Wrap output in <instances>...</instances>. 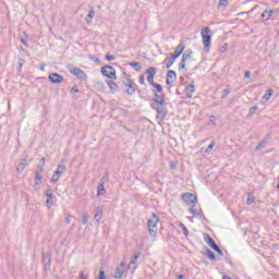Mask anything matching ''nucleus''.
I'll list each match as a JSON object with an SVG mask.
<instances>
[{"label": "nucleus", "instance_id": "nucleus-54", "mask_svg": "<svg viewBox=\"0 0 279 279\" xmlns=\"http://www.w3.org/2000/svg\"><path fill=\"white\" fill-rule=\"evenodd\" d=\"M36 173H45V168L40 167Z\"/></svg>", "mask_w": 279, "mask_h": 279}, {"label": "nucleus", "instance_id": "nucleus-42", "mask_svg": "<svg viewBox=\"0 0 279 279\" xmlns=\"http://www.w3.org/2000/svg\"><path fill=\"white\" fill-rule=\"evenodd\" d=\"M117 58L114 57V56H112V54H107L106 56V60L108 61V62H112V60H116Z\"/></svg>", "mask_w": 279, "mask_h": 279}, {"label": "nucleus", "instance_id": "nucleus-20", "mask_svg": "<svg viewBox=\"0 0 279 279\" xmlns=\"http://www.w3.org/2000/svg\"><path fill=\"white\" fill-rule=\"evenodd\" d=\"M175 57L171 56L170 58H166L163 61V64H166V69H169L170 66H173V62H175Z\"/></svg>", "mask_w": 279, "mask_h": 279}, {"label": "nucleus", "instance_id": "nucleus-45", "mask_svg": "<svg viewBox=\"0 0 279 279\" xmlns=\"http://www.w3.org/2000/svg\"><path fill=\"white\" fill-rule=\"evenodd\" d=\"M21 43L23 45H27V35L26 34H24V36L21 37Z\"/></svg>", "mask_w": 279, "mask_h": 279}, {"label": "nucleus", "instance_id": "nucleus-34", "mask_svg": "<svg viewBox=\"0 0 279 279\" xmlns=\"http://www.w3.org/2000/svg\"><path fill=\"white\" fill-rule=\"evenodd\" d=\"M107 84H108V86H109V88H110L111 90H117V88H119V86L117 85V83H114L113 81H109V82H107Z\"/></svg>", "mask_w": 279, "mask_h": 279}, {"label": "nucleus", "instance_id": "nucleus-8", "mask_svg": "<svg viewBox=\"0 0 279 279\" xmlns=\"http://www.w3.org/2000/svg\"><path fill=\"white\" fill-rule=\"evenodd\" d=\"M184 202L187 203V206H197V197L192 193H185L182 195Z\"/></svg>", "mask_w": 279, "mask_h": 279}, {"label": "nucleus", "instance_id": "nucleus-25", "mask_svg": "<svg viewBox=\"0 0 279 279\" xmlns=\"http://www.w3.org/2000/svg\"><path fill=\"white\" fill-rule=\"evenodd\" d=\"M272 95H274V90L272 89H267L266 93L263 96V99H265V101H269V99H271Z\"/></svg>", "mask_w": 279, "mask_h": 279}, {"label": "nucleus", "instance_id": "nucleus-26", "mask_svg": "<svg viewBox=\"0 0 279 279\" xmlns=\"http://www.w3.org/2000/svg\"><path fill=\"white\" fill-rule=\"evenodd\" d=\"M93 19H95V10H90L86 17V23H93Z\"/></svg>", "mask_w": 279, "mask_h": 279}, {"label": "nucleus", "instance_id": "nucleus-37", "mask_svg": "<svg viewBox=\"0 0 279 279\" xmlns=\"http://www.w3.org/2000/svg\"><path fill=\"white\" fill-rule=\"evenodd\" d=\"M220 53H226V51H228V44H223L220 48H219Z\"/></svg>", "mask_w": 279, "mask_h": 279}, {"label": "nucleus", "instance_id": "nucleus-6", "mask_svg": "<svg viewBox=\"0 0 279 279\" xmlns=\"http://www.w3.org/2000/svg\"><path fill=\"white\" fill-rule=\"evenodd\" d=\"M154 109L157 112V119L159 121H162L163 119H166L167 117V102H163L162 105H157L156 107H154Z\"/></svg>", "mask_w": 279, "mask_h": 279}, {"label": "nucleus", "instance_id": "nucleus-14", "mask_svg": "<svg viewBox=\"0 0 279 279\" xmlns=\"http://www.w3.org/2000/svg\"><path fill=\"white\" fill-rule=\"evenodd\" d=\"M43 265L44 269H49V267H51V254L45 253L43 255Z\"/></svg>", "mask_w": 279, "mask_h": 279}, {"label": "nucleus", "instance_id": "nucleus-62", "mask_svg": "<svg viewBox=\"0 0 279 279\" xmlns=\"http://www.w3.org/2000/svg\"><path fill=\"white\" fill-rule=\"evenodd\" d=\"M136 270V266L133 267V270L132 271H135Z\"/></svg>", "mask_w": 279, "mask_h": 279}, {"label": "nucleus", "instance_id": "nucleus-63", "mask_svg": "<svg viewBox=\"0 0 279 279\" xmlns=\"http://www.w3.org/2000/svg\"><path fill=\"white\" fill-rule=\"evenodd\" d=\"M211 119H215V116H211Z\"/></svg>", "mask_w": 279, "mask_h": 279}, {"label": "nucleus", "instance_id": "nucleus-43", "mask_svg": "<svg viewBox=\"0 0 279 279\" xmlns=\"http://www.w3.org/2000/svg\"><path fill=\"white\" fill-rule=\"evenodd\" d=\"M72 95L74 93H80V88L77 87V85H74L72 88H71V92H70Z\"/></svg>", "mask_w": 279, "mask_h": 279}, {"label": "nucleus", "instance_id": "nucleus-13", "mask_svg": "<svg viewBox=\"0 0 279 279\" xmlns=\"http://www.w3.org/2000/svg\"><path fill=\"white\" fill-rule=\"evenodd\" d=\"M123 276H125V264L121 263L117 268H116V279H123Z\"/></svg>", "mask_w": 279, "mask_h": 279}, {"label": "nucleus", "instance_id": "nucleus-2", "mask_svg": "<svg viewBox=\"0 0 279 279\" xmlns=\"http://www.w3.org/2000/svg\"><path fill=\"white\" fill-rule=\"evenodd\" d=\"M158 221H160V218L156 214H153L150 219L147 221L148 232L150 236L156 238V235L158 234Z\"/></svg>", "mask_w": 279, "mask_h": 279}, {"label": "nucleus", "instance_id": "nucleus-55", "mask_svg": "<svg viewBox=\"0 0 279 279\" xmlns=\"http://www.w3.org/2000/svg\"><path fill=\"white\" fill-rule=\"evenodd\" d=\"M40 183H41L40 181H36V182H35V185H34V189H38V186L40 185Z\"/></svg>", "mask_w": 279, "mask_h": 279}, {"label": "nucleus", "instance_id": "nucleus-9", "mask_svg": "<svg viewBox=\"0 0 279 279\" xmlns=\"http://www.w3.org/2000/svg\"><path fill=\"white\" fill-rule=\"evenodd\" d=\"M124 86L126 88V95H134V93H136V88L134 87L136 86V84L131 78H126V81L124 82Z\"/></svg>", "mask_w": 279, "mask_h": 279}, {"label": "nucleus", "instance_id": "nucleus-22", "mask_svg": "<svg viewBox=\"0 0 279 279\" xmlns=\"http://www.w3.org/2000/svg\"><path fill=\"white\" fill-rule=\"evenodd\" d=\"M46 197H47L46 199L47 204H53V192L51 191V189H48L46 191Z\"/></svg>", "mask_w": 279, "mask_h": 279}, {"label": "nucleus", "instance_id": "nucleus-1", "mask_svg": "<svg viewBox=\"0 0 279 279\" xmlns=\"http://www.w3.org/2000/svg\"><path fill=\"white\" fill-rule=\"evenodd\" d=\"M202 40H203V47L206 53L210 51L211 43H213V31L210 28L205 27L201 32Z\"/></svg>", "mask_w": 279, "mask_h": 279}, {"label": "nucleus", "instance_id": "nucleus-27", "mask_svg": "<svg viewBox=\"0 0 279 279\" xmlns=\"http://www.w3.org/2000/svg\"><path fill=\"white\" fill-rule=\"evenodd\" d=\"M130 66H132V69H134V71H137V73L141 72V70H142L141 63H138V62L130 63Z\"/></svg>", "mask_w": 279, "mask_h": 279}, {"label": "nucleus", "instance_id": "nucleus-61", "mask_svg": "<svg viewBox=\"0 0 279 279\" xmlns=\"http://www.w3.org/2000/svg\"><path fill=\"white\" fill-rule=\"evenodd\" d=\"M41 162H43V165H45V158H41Z\"/></svg>", "mask_w": 279, "mask_h": 279}, {"label": "nucleus", "instance_id": "nucleus-33", "mask_svg": "<svg viewBox=\"0 0 279 279\" xmlns=\"http://www.w3.org/2000/svg\"><path fill=\"white\" fill-rule=\"evenodd\" d=\"M146 73H147L149 76L156 77V68H148V69L146 70Z\"/></svg>", "mask_w": 279, "mask_h": 279}, {"label": "nucleus", "instance_id": "nucleus-47", "mask_svg": "<svg viewBox=\"0 0 279 279\" xmlns=\"http://www.w3.org/2000/svg\"><path fill=\"white\" fill-rule=\"evenodd\" d=\"M98 278L99 279H106V272L104 270H100L99 275H98Z\"/></svg>", "mask_w": 279, "mask_h": 279}, {"label": "nucleus", "instance_id": "nucleus-29", "mask_svg": "<svg viewBox=\"0 0 279 279\" xmlns=\"http://www.w3.org/2000/svg\"><path fill=\"white\" fill-rule=\"evenodd\" d=\"M267 146V140H263L257 146H256V150L260 151V149H263L264 147Z\"/></svg>", "mask_w": 279, "mask_h": 279}, {"label": "nucleus", "instance_id": "nucleus-19", "mask_svg": "<svg viewBox=\"0 0 279 279\" xmlns=\"http://www.w3.org/2000/svg\"><path fill=\"white\" fill-rule=\"evenodd\" d=\"M274 15V10H266L262 13V19H264V21H269L271 19V16Z\"/></svg>", "mask_w": 279, "mask_h": 279}, {"label": "nucleus", "instance_id": "nucleus-44", "mask_svg": "<svg viewBox=\"0 0 279 279\" xmlns=\"http://www.w3.org/2000/svg\"><path fill=\"white\" fill-rule=\"evenodd\" d=\"M230 95V89H225L221 99H226Z\"/></svg>", "mask_w": 279, "mask_h": 279}, {"label": "nucleus", "instance_id": "nucleus-21", "mask_svg": "<svg viewBox=\"0 0 279 279\" xmlns=\"http://www.w3.org/2000/svg\"><path fill=\"white\" fill-rule=\"evenodd\" d=\"M155 104H157V106H162V104H166L165 96H162V94H155Z\"/></svg>", "mask_w": 279, "mask_h": 279}, {"label": "nucleus", "instance_id": "nucleus-7", "mask_svg": "<svg viewBox=\"0 0 279 279\" xmlns=\"http://www.w3.org/2000/svg\"><path fill=\"white\" fill-rule=\"evenodd\" d=\"M207 245L209 247H211V250H214L215 252H217L219 254V256H223V251H221V248H219V246L217 245V243H215V240H213V238H210V235L206 234V239H205Z\"/></svg>", "mask_w": 279, "mask_h": 279}, {"label": "nucleus", "instance_id": "nucleus-23", "mask_svg": "<svg viewBox=\"0 0 279 279\" xmlns=\"http://www.w3.org/2000/svg\"><path fill=\"white\" fill-rule=\"evenodd\" d=\"M206 256L209 258V260H221L220 257L215 256V253H213L210 248L206 251Z\"/></svg>", "mask_w": 279, "mask_h": 279}, {"label": "nucleus", "instance_id": "nucleus-15", "mask_svg": "<svg viewBox=\"0 0 279 279\" xmlns=\"http://www.w3.org/2000/svg\"><path fill=\"white\" fill-rule=\"evenodd\" d=\"M184 49H186V46L181 43L174 50L173 52V57L178 60V58H180V56H182V53L184 52Z\"/></svg>", "mask_w": 279, "mask_h": 279}, {"label": "nucleus", "instance_id": "nucleus-3", "mask_svg": "<svg viewBox=\"0 0 279 279\" xmlns=\"http://www.w3.org/2000/svg\"><path fill=\"white\" fill-rule=\"evenodd\" d=\"M69 71L71 75H74V77H77V80H81L82 82H88V75H86V72L84 70L70 65Z\"/></svg>", "mask_w": 279, "mask_h": 279}, {"label": "nucleus", "instance_id": "nucleus-49", "mask_svg": "<svg viewBox=\"0 0 279 279\" xmlns=\"http://www.w3.org/2000/svg\"><path fill=\"white\" fill-rule=\"evenodd\" d=\"M251 76H252V72L245 71L244 77L247 80V78H250Z\"/></svg>", "mask_w": 279, "mask_h": 279}, {"label": "nucleus", "instance_id": "nucleus-53", "mask_svg": "<svg viewBox=\"0 0 279 279\" xmlns=\"http://www.w3.org/2000/svg\"><path fill=\"white\" fill-rule=\"evenodd\" d=\"M208 125H217V122L213 119L209 120Z\"/></svg>", "mask_w": 279, "mask_h": 279}, {"label": "nucleus", "instance_id": "nucleus-60", "mask_svg": "<svg viewBox=\"0 0 279 279\" xmlns=\"http://www.w3.org/2000/svg\"><path fill=\"white\" fill-rule=\"evenodd\" d=\"M222 279H230V277H228V276H223V277H222Z\"/></svg>", "mask_w": 279, "mask_h": 279}, {"label": "nucleus", "instance_id": "nucleus-36", "mask_svg": "<svg viewBox=\"0 0 279 279\" xmlns=\"http://www.w3.org/2000/svg\"><path fill=\"white\" fill-rule=\"evenodd\" d=\"M180 228L182 229L184 236H189V229L186 228V226L181 222Z\"/></svg>", "mask_w": 279, "mask_h": 279}, {"label": "nucleus", "instance_id": "nucleus-12", "mask_svg": "<svg viewBox=\"0 0 279 279\" xmlns=\"http://www.w3.org/2000/svg\"><path fill=\"white\" fill-rule=\"evenodd\" d=\"M48 80H50V82L52 84H62V82H64V76L58 74V73H51L48 76Z\"/></svg>", "mask_w": 279, "mask_h": 279}, {"label": "nucleus", "instance_id": "nucleus-48", "mask_svg": "<svg viewBox=\"0 0 279 279\" xmlns=\"http://www.w3.org/2000/svg\"><path fill=\"white\" fill-rule=\"evenodd\" d=\"M80 278L81 279H88V275H85L84 271L80 272Z\"/></svg>", "mask_w": 279, "mask_h": 279}, {"label": "nucleus", "instance_id": "nucleus-40", "mask_svg": "<svg viewBox=\"0 0 279 279\" xmlns=\"http://www.w3.org/2000/svg\"><path fill=\"white\" fill-rule=\"evenodd\" d=\"M154 77L155 76H147V82H148V84H150V86H154L156 83L154 82Z\"/></svg>", "mask_w": 279, "mask_h": 279}, {"label": "nucleus", "instance_id": "nucleus-51", "mask_svg": "<svg viewBox=\"0 0 279 279\" xmlns=\"http://www.w3.org/2000/svg\"><path fill=\"white\" fill-rule=\"evenodd\" d=\"M23 64H25V61L23 59L19 60V66L20 69H23Z\"/></svg>", "mask_w": 279, "mask_h": 279}, {"label": "nucleus", "instance_id": "nucleus-56", "mask_svg": "<svg viewBox=\"0 0 279 279\" xmlns=\"http://www.w3.org/2000/svg\"><path fill=\"white\" fill-rule=\"evenodd\" d=\"M171 169H178V165H175V163H171Z\"/></svg>", "mask_w": 279, "mask_h": 279}, {"label": "nucleus", "instance_id": "nucleus-4", "mask_svg": "<svg viewBox=\"0 0 279 279\" xmlns=\"http://www.w3.org/2000/svg\"><path fill=\"white\" fill-rule=\"evenodd\" d=\"M101 73L109 80H117V71L111 65H105L101 68Z\"/></svg>", "mask_w": 279, "mask_h": 279}, {"label": "nucleus", "instance_id": "nucleus-52", "mask_svg": "<svg viewBox=\"0 0 279 279\" xmlns=\"http://www.w3.org/2000/svg\"><path fill=\"white\" fill-rule=\"evenodd\" d=\"M140 84L143 85L145 84V76H141L140 80H138Z\"/></svg>", "mask_w": 279, "mask_h": 279}, {"label": "nucleus", "instance_id": "nucleus-64", "mask_svg": "<svg viewBox=\"0 0 279 279\" xmlns=\"http://www.w3.org/2000/svg\"><path fill=\"white\" fill-rule=\"evenodd\" d=\"M277 189H279V184L277 185Z\"/></svg>", "mask_w": 279, "mask_h": 279}, {"label": "nucleus", "instance_id": "nucleus-11", "mask_svg": "<svg viewBox=\"0 0 279 279\" xmlns=\"http://www.w3.org/2000/svg\"><path fill=\"white\" fill-rule=\"evenodd\" d=\"M106 182H108V175H105L100 179V183L97 186L98 195L106 194Z\"/></svg>", "mask_w": 279, "mask_h": 279}, {"label": "nucleus", "instance_id": "nucleus-24", "mask_svg": "<svg viewBox=\"0 0 279 279\" xmlns=\"http://www.w3.org/2000/svg\"><path fill=\"white\" fill-rule=\"evenodd\" d=\"M191 56H193V50H185L181 60H183V62H186V60H191Z\"/></svg>", "mask_w": 279, "mask_h": 279}, {"label": "nucleus", "instance_id": "nucleus-38", "mask_svg": "<svg viewBox=\"0 0 279 279\" xmlns=\"http://www.w3.org/2000/svg\"><path fill=\"white\" fill-rule=\"evenodd\" d=\"M154 88H156L157 93H162V85L155 83Z\"/></svg>", "mask_w": 279, "mask_h": 279}, {"label": "nucleus", "instance_id": "nucleus-28", "mask_svg": "<svg viewBox=\"0 0 279 279\" xmlns=\"http://www.w3.org/2000/svg\"><path fill=\"white\" fill-rule=\"evenodd\" d=\"M256 110H258V106L251 107L247 117L248 118L254 117V114H256Z\"/></svg>", "mask_w": 279, "mask_h": 279}, {"label": "nucleus", "instance_id": "nucleus-10", "mask_svg": "<svg viewBox=\"0 0 279 279\" xmlns=\"http://www.w3.org/2000/svg\"><path fill=\"white\" fill-rule=\"evenodd\" d=\"M175 80H178V75L175 74V71L170 70L167 73V77H166V84L168 86H173V84H175Z\"/></svg>", "mask_w": 279, "mask_h": 279}, {"label": "nucleus", "instance_id": "nucleus-58", "mask_svg": "<svg viewBox=\"0 0 279 279\" xmlns=\"http://www.w3.org/2000/svg\"><path fill=\"white\" fill-rule=\"evenodd\" d=\"M177 278L178 279H184V275H179Z\"/></svg>", "mask_w": 279, "mask_h": 279}, {"label": "nucleus", "instance_id": "nucleus-5", "mask_svg": "<svg viewBox=\"0 0 279 279\" xmlns=\"http://www.w3.org/2000/svg\"><path fill=\"white\" fill-rule=\"evenodd\" d=\"M64 171H66V166L64 165H59L57 167V170L54 171V173L52 174V178L50 180V182H52L53 184H56L60 178H62V174L64 173Z\"/></svg>", "mask_w": 279, "mask_h": 279}, {"label": "nucleus", "instance_id": "nucleus-32", "mask_svg": "<svg viewBox=\"0 0 279 279\" xmlns=\"http://www.w3.org/2000/svg\"><path fill=\"white\" fill-rule=\"evenodd\" d=\"M138 263V254L134 256V258L129 263L128 269H132V265H136Z\"/></svg>", "mask_w": 279, "mask_h": 279}, {"label": "nucleus", "instance_id": "nucleus-31", "mask_svg": "<svg viewBox=\"0 0 279 279\" xmlns=\"http://www.w3.org/2000/svg\"><path fill=\"white\" fill-rule=\"evenodd\" d=\"M71 219H74V216L72 214H65V219H64V223L66 226H69V223H71Z\"/></svg>", "mask_w": 279, "mask_h": 279}, {"label": "nucleus", "instance_id": "nucleus-30", "mask_svg": "<svg viewBox=\"0 0 279 279\" xmlns=\"http://www.w3.org/2000/svg\"><path fill=\"white\" fill-rule=\"evenodd\" d=\"M246 204H247L248 206H252V204H254V194L248 193L247 199H246Z\"/></svg>", "mask_w": 279, "mask_h": 279}, {"label": "nucleus", "instance_id": "nucleus-59", "mask_svg": "<svg viewBox=\"0 0 279 279\" xmlns=\"http://www.w3.org/2000/svg\"><path fill=\"white\" fill-rule=\"evenodd\" d=\"M190 213H192V215H195V210L194 209H190Z\"/></svg>", "mask_w": 279, "mask_h": 279}, {"label": "nucleus", "instance_id": "nucleus-35", "mask_svg": "<svg viewBox=\"0 0 279 279\" xmlns=\"http://www.w3.org/2000/svg\"><path fill=\"white\" fill-rule=\"evenodd\" d=\"M215 145H216V143H215V141H213L210 143V145L205 149V154H210V151H213V149H215Z\"/></svg>", "mask_w": 279, "mask_h": 279}, {"label": "nucleus", "instance_id": "nucleus-50", "mask_svg": "<svg viewBox=\"0 0 279 279\" xmlns=\"http://www.w3.org/2000/svg\"><path fill=\"white\" fill-rule=\"evenodd\" d=\"M219 5H228V0H219Z\"/></svg>", "mask_w": 279, "mask_h": 279}, {"label": "nucleus", "instance_id": "nucleus-46", "mask_svg": "<svg viewBox=\"0 0 279 279\" xmlns=\"http://www.w3.org/2000/svg\"><path fill=\"white\" fill-rule=\"evenodd\" d=\"M179 69H186V61H183V59H181V63L179 65Z\"/></svg>", "mask_w": 279, "mask_h": 279}, {"label": "nucleus", "instance_id": "nucleus-39", "mask_svg": "<svg viewBox=\"0 0 279 279\" xmlns=\"http://www.w3.org/2000/svg\"><path fill=\"white\" fill-rule=\"evenodd\" d=\"M35 180L38 182H43V174H40V172H35Z\"/></svg>", "mask_w": 279, "mask_h": 279}, {"label": "nucleus", "instance_id": "nucleus-57", "mask_svg": "<svg viewBox=\"0 0 279 279\" xmlns=\"http://www.w3.org/2000/svg\"><path fill=\"white\" fill-rule=\"evenodd\" d=\"M45 64H41L40 68H39V71H45Z\"/></svg>", "mask_w": 279, "mask_h": 279}, {"label": "nucleus", "instance_id": "nucleus-16", "mask_svg": "<svg viewBox=\"0 0 279 279\" xmlns=\"http://www.w3.org/2000/svg\"><path fill=\"white\" fill-rule=\"evenodd\" d=\"M102 217H104V207H101V206L96 207L95 216H94L95 221H97V223H99V221H101Z\"/></svg>", "mask_w": 279, "mask_h": 279}, {"label": "nucleus", "instance_id": "nucleus-41", "mask_svg": "<svg viewBox=\"0 0 279 279\" xmlns=\"http://www.w3.org/2000/svg\"><path fill=\"white\" fill-rule=\"evenodd\" d=\"M82 223H83V226H86V223H88V215H83Z\"/></svg>", "mask_w": 279, "mask_h": 279}, {"label": "nucleus", "instance_id": "nucleus-17", "mask_svg": "<svg viewBox=\"0 0 279 279\" xmlns=\"http://www.w3.org/2000/svg\"><path fill=\"white\" fill-rule=\"evenodd\" d=\"M185 93L190 99H191V97H193V94L195 93V83L194 82H192L185 86Z\"/></svg>", "mask_w": 279, "mask_h": 279}, {"label": "nucleus", "instance_id": "nucleus-18", "mask_svg": "<svg viewBox=\"0 0 279 279\" xmlns=\"http://www.w3.org/2000/svg\"><path fill=\"white\" fill-rule=\"evenodd\" d=\"M31 160L25 157L24 159L21 160V162L17 165V171L23 172L25 171V167L29 165Z\"/></svg>", "mask_w": 279, "mask_h": 279}]
</instances>
